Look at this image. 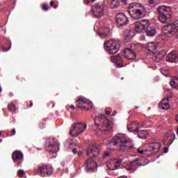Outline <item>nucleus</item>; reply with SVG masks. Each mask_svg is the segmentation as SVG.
I'll list each match as a JSON object with an SVG mask.
<instances>
[{
    "mask_svg": "<svg viewBox=\"0 0 178 178\" xmlns=\"http://www.w3.org/2000/svg\"><path fill=\"white\" fill-rule=\"evenodd\" d=\"M86 154L88 159L83 164V166H86L85 170L87 173H94V172H97L98 168L97 159L99 155V145L97 144L90 145L86 151Z\"/></svg>",
    "mask_w": 178,
    "mask_h": 178,
    "instance_id": "f257e3e1",
    "label": "nucleus"
},
{
    "mask_svg": "<svg viewBox=\"0 0 178 178\" xmlns=\"http://www.w3.org/2000/svg\"><path fill=\"white\" fill-rule=\"evenodd\" d=\"M112 144L119 151H123V152H127L134 148L133 140L124 134H116L112 139Z\"/></svg>",
    "mask_w": 178,
    "mask_h": 178,
    "instance_id": "f03ea898",
    "label": "nucleus"
},
{
    "mask_svg": "<svg viewBox=\"0 0 178 178\" xmlns=\"http://www.w3.org/2000/svg\"><path fill=\"white\" fill-rule=\"evenodd\" d=\"M146 9L144 6L138 3H132L129 4V13L133 20H138L145 16Z\"/></svg>",
    "mask_w": 178,
    "mask_h": 178,
    "instance_id": "7ed1b4c3",
    "label": "nucleus"
},
{
    "mask_svg": "<svg viewBox=\"0 0 178 178\" xmlns=\"http://www.w3.org/2000/svg\"><path fill=\"white\" fill-rule=\"evenodd\" d=\"M95 124L99 131H109L113 127V121L104 115H98L95 118Z\"/></svg>",
    "mask_w": 178,
    "mask_h": 178,
    "instance_id": "20e7f679",
    "label": "nucleus"
},
{
    "mask_svg": "<svg viewBox=\"0 0 178 178\" xmlns=\"http://www.w3.org/2000/svg\"><path fill=\"white\" fill-rule=\"evenodd\" d=\"M104 49L110 55H115V54H118L119 52V42L113 39H111L110 40H107L104 42Z\"/></svg>",
    "mask_w": 178,
    "mask_h": 178,
    "instance_id": "39448f33",
    "label": "nucleus"
},
{
    "mask_svg": "<svg viewBox=\"0 0 178 178\" xmlns=\"http://www.w3.org/2000/svg\"><path fill=\"white\" fill-rule=\"evenodd\" d=\"M54 173V167H52V165H39L38 168L35 170L34 174L35 175H40L41 177H48L49 176H52V174Z\"/></svg>",
    "mask_w": 178,
    "mask_h": 178,
    "instance_id": "423d86ee",
    "label": "nucleus"
},
{
    "mask_svg": "<svg viewBox=\"0 0 178 178\" xmlns=\"http://www.w3.org/2000/svg\"><path fill=\"white\" fill-rule=\"evenodd\" d=\"M86 129H87V124L83 122L74 123L70 127V134L73 137H77L79 134H83Z\"/></svg>",
    "mask_w": 178,
    "mask_h": 178,
    "instance_id": "0eeeda50",
    "label": "nucleus"
},
{
    "mask_svg": "<svg viewBox=\"0 0 178 178\" xmlns=\"http://www.w3.org/2000/svg\"><path fill=\"white\" fill-rule=\"evenodd\" d=\"M76 105L78 108L82 109V111H90L94 104L91 100L83 96H80L76 100Z\"/></svg>",
    "mask_w": 178,
    "mask_h": 178,
    "instance_id": "6e6552de",
    "label": "nucleus"
},
{
    "mask_svg": "<svg viewBox=\"0 0 178 178\" xmlns=\"http://www.w3.org/2000/svg\"><path fill=\"white\" fill-rule=\"evenodd\" d=\"M178 30V22H175L173 24H169L164 26V34L169 38H172L176 31Z\"/></svg>",
    "mask_w": 178,
    "mask_h": 178,
    "instance_id": "1a4fd4ad",
    "label": "nucleus"
},
{
    "mask_svg": "<svg viewBox=\"0 0 178 178\" xmlns=\"http://www.w3.org/2000/svg\"><path fill=\"white\" fill-rule=\"evenodd\" d=\"M45 149L50 152V154H56L59 152V145L54 139H47Z\"/></svg>",
    "mask_w": 178,
    "mask_h": 178,
    "instance_id": "9d476101",
    "label": "nucleus"
},
{
    "mask_svg": "<svg viewBox=\"0 0 178 178\" xmlns=\"http://www.w3.org/2000/svg\"><path fill=\"white\" fill-rule=\"evenodd\" d=\"M146 124L147 123L145 122L140 124L134 121L127 125V130H129V131H131V133H137V131H138L140 129H145V127H147Z\"/></svg>",
    "mask_w": 178,
    "mask_h": 178,
    "instance_id": "9b49d317",
    "label": "nucleus"
},
{
    "mask_svg": "<svg viewBox=\"0 0 178 178\" xmlns=\"http://www.w3.org/2000/svg\"><path fill=\"white\" fill-rule=\"evenodd\" d=\"M115 22L118 27H123L129 23V18L124 15V13H120L116 15L115 16Z\"/></svg>",
    "mask_w": 178,
    "mask_h": 178,
    "instance_id": "f8f14e48",
    "label": "nucleus"
},
{
    "mask_svg": "<svg viewBox=\"0 0 178 178\" xmlns=\"http://www.w3.org/2000/svg\"><path fill=\"white\" fill-rule=\"evenodd\" d=\"M122 162H123V159H115L110 160L107 163V168L108 169H110V170H118V169L120 168Z\"/></svg>",
    "mask_w": 178,
    "mask_h": 178,
    "instance_id": "ddd939ff",
    "label": "nucleus"
},
{
    "mask_svg": "<svg viewBox=\"0 0 178 178\" xmlns=\"http://www.w3.org/2000/svg\"><path fill=\"white\" fill-rule=\"evenodd\" d=\"M143 161H144V159H142L140 162H138V160L130 161L128 164L127 169H129V170H131V172H134V170L137 169V166H145V165H148V161L143 163Z\"/></svg>",
    "mask_w": 178,
    "mask_h": 178,
    "instance_id": "4468645a",
    "label": "nucleus"
},
{
    "mask_svg": "<svg viewBox=\"0 0 178 178\" xmlns=\"http://www.w3.org/2000/svg\"><path fill=\"white\" fill-rule=\"evenodd\" d=\"M175 137L176 135L175 134V132H173V131H169L168 132H167L163 139L164 145H172V144H173V142L175 141Z\"/></svg>",
    "mask_w": 178,
    "mask_h": 178,
    "instance_id": "2eb2a0df",
    "label": "nucleus"
},
{
    "mask_svg": "<svg viewBox=\"0 0 178 178\" xmlns=\"http://www.w3.org/2000/svg\"><path fill=\"white\" fill-rule=\"evenodd\" d=\"M92 12L95 17H101L104 15V6L99 3H96L92 7Z\"/></svg>",
    "mask_w": 178,
    "mask_h": 178,
    "instance_id": "dca6fc26",
    "label": "nucleus"
},
{
    "mask_svg": "<svg viewBox=\"0 0 178 178\" xmlns=\"http://www.w3.org/2000/svg\"><path fill=\"white\" fill-rule=\"evenodd\" d=\"M151 59L153 60V62H156V63H159V62H161L163 58L166 56V52L165 50L160 51L157 54H151Z\"/></svg>",
    "mask_w": 178,
    "mask_h": 178,
    "instance_id": "f3484780",
    "label": "nucleus"
},
{
    "mask_svg": "<svg viewBox=\"0 0 178 178\" xmlns=\"http://www.w3.org/2000/svg\"><path fill=\"white\" fill-rule=\"evenodd\" d=\"M124 58L129 60H134L137 57L136 51L130 48H126L124 51Z\"/></svg>",
    "mask_w": 178,
    "mask_h": 178,
    "instance_id": "a211bd4d",
    "label": "nucleus"
},
{
    "mask_svg": "<svg viewBox=\"0 0 178 178\" xmlns=\"http://www.w3.org/2000/svg\"><path fill=\"white\" fill-rule=\"evenodd\" d=\"M146 49L148 51V55H154V54H156V49H158V44L154 42H151L147 44Z\"/></svg>",
    "mask_w": 178,
    "mask_h": 178,
    "instance_id": "6ab92c4d",
    "label": "nucleus"
},
{
    "mask_svg": "<svg viewBox=\"0 0 178 178\" xmlns=\"http://www.w3.org/2000/svg\"><path fill=\"white\" fill-rule=\"evenodd\" d=\"M157 10L159 15H172V8L170 6H161Z\"/></svg>",
    "mask_w": 178,
    "mask_h": 178,
    "instance_id": "aec40b11",
    "label": "nucleus"
},
{
    "mask_svg": "<svg viewBox=\"0 0 178 178\" xmlns=\"http://www.w3.org/2000/svg\"><path fill=\"white\" fill-rule=\"evenodd\" d=\"M111 62H113V63H115L117 67H123V60H122V58L119 54H118L117 56H112Z\"/></svg>",
    "mask_w": 178,
    "mask_h": 178,
    "instance_id": "412c9836",
    "label": "nucleus"
},
{
    "mask_svg": "<svg viewBox=\"0 0 178 178\" xmlns=\"http://www.w3.org/2000/svg\"><path fill=\"white\" fill-rule=\"evenodd\" d=\"M159 22H161V23H163V24H166V23H170V22H172V15L159 14Z\"/></svg>",
    "mask_w": 178,
    "mask_h": 178,
    "instance_id": "4be33fe9",
    "label": "nucleus"
},
{
    "mask_svg": "<svg viewBox=\"0 0 178 178\" xmlns=\"http://www.w3.org/2000/svg\"><path fill=\"white\" fill-rule=\"evenodd\" d=\"M12 158L14 162H16V161H23V153L19 150H16L13 152Z\"/></svg>",
    "mask_w": 178,
    "mask_h": 178,
    "instance_id": "5701e85b",
    "label": "nucleus"
},
{
    "mask_svg": "<svg viewBox=\"0 0 178 178\" xmlns=\"http://www.w3.org/2000/svg\"><path fill=\"white\" fill-rule=\"evenodd\" d=\"M161 144L159 142L152 143L149 145V147L152 149V151L156 154L159 152V149H161Z\"/></svg>",
    "mask_w": 178,
    "mask_h": 178,
    "instance_id": "b1692460",
    "label": "nucleus"
},
{
    "mask_svg": "<svg viewBox=\"0 0 178 178\" xmlns=\"http://www.w3.org/2000/svg\"><path fill=\"white\" fill-rule=\"evenodd\" d=\"M133 35H134V32H133V31L130 29H126L124 31V37L127 42L131 41V39L133 38Z\"/></svg>",
    "mask_w": 178,
    "mask_h": 178,
    "instance_id": "393cba45",
    "label": "nucleus"
},
{
    "mask_svg": "<svg viewBox=\"0 0 178 178\" xmlns=\"http://www.w3.org/2000/svg\"><path fill=\"white\" fill-rule=\"evenodd\" d=\"M159 107L163 111H168L170 108L169 99H163L159 104Z\"/></svg>",
    "mask_w": 178,
    "mask_h": 178,
    "instance_id": "a878e982",
    "label": "nucleus"
},
{
    "mask_svg": "<svg viewBox=\"0 0 178 178\" xmlns=\"http://www.w3.org/2000/svg\"><path fill=\"white\" fill-rule=\"evenodd\" d=\"M99 35L102 38H109L111 37V28L109 27H104L102 33H99Z\"/></svg>",
    "mask_w": 178,
    "mask_h": 178,
    "instance_id": "bb28decb",
    "label": "nucleus"
},
{
    "mask_svg": "<svg viewBox=\"0 0 178 178\" xmlns=\"http://www.w3.org/2000/svg\"><path fill=\"white\" fill-rule=\"evenodd\" d=\"M175 54H176L175 51H172L170 53H169L166 56V61L172 62V63H174V62H176V60H177V56H176Z\"/></svg>",
    "mask_w": 178,
    "mask_h": 178,
    "instance_id": "cd10ccee",
    "label": "nucleus"
},
{
    "mask_svg": "<svg viewBox=\"0 0 178 178\" xmlns=\"http://www.w3.org/2000/svg\"><path fill=\"white\" fill-rule=\"evenodd\" d=\"M134 25H135V31L136 33H138L140 34V33H144V31H145L144 26H143L140 21L136 22L134 23Z\"/></svg>",
    "mask_w": 178,
    "mask_h": 178,
    "instance_id": "c85d7f7f",
    "label": "nucleus"
},
{
    "mask_svg": "<svg viewBox=\"0 0 178 178\" xmlns=\"http://www.w3.org/2000/svg\"><path fill=\"white\" fill-rule=\"evenodd\" d=\"M146 34L148 37H154L156 34V29L155 27L147 28L146 30Z\"/></svg>",
    "mask_w": 178,
    "mask_h": 178,
    "instance_id": "c756f323",
    "label": "nucleus"
},
{
    "mask_svg": "<svg viewBox=\"0 0 178 178\" xmlns=\"http://www.w3.org/2000/svg\"><path fill=\"white\" fill-rule=\"evenodd\" d=\"M139 22H140L141 25L145 28V30L148 29L151 25V22L149 19H142L140 20Z\"/></svg>",
    "mask_w": 178,
    "mask_h": 178,
    "instance_id": "7c9ffc66",
    "label": "nucleus"
},
{
    "mask_svg": "<svg viewBox=\"0 0 178 178\" xmlns=\"http://www.w3.org/2000/svg\"><path fill=\"white\" fill-rule=\"evenodd\" d=\"M136 133H138V137L139 138L144 139V138H145V137L147 136V131L141 130V129H138Z\"/></svg>",
    "mask_w": 178,
    "mask_h": 178,
    "instance_id": "2f4dec72",
    "label": "nucleus"
},
{
    "mask_svg": "<svg viewBox=\"0 0 178 178\" xmlns=\"http://www.w3.org/2000/svg\"><path fill=\"white\" fill-rule=\"evenodd\" d=\"M170 85L172 88H176L178 90V77L175 78L173 81L170 82Z\"/></svg>",
    "mask_w": 178,
    "mask_h": 178,
    "instance_id": "473e14b6",
    "label": "nucleus"
},
{
    "mask_svg": "<svg viewBox=\"0 0 178 178\" xmlns=\"http://www.w3.org/2000/svg\"><path fill=\"white\" fill-rule=\"evenodd\" d=\"M153 154H155L153 150L149 148V147H147V149H145L144 151V156L147 158V156H149L150 155H153Z\"/></svg>",
    "mask_w": 178,
    "mask_h": 178,
    "instance_id": "72a5a7b5",
    "label": "nucleus"
},
{
    "mask_svg": "<svg viewBox=\"0 0 178 178\" xmlns=\"http://www.w3.org/2000/svg\"><path fill=\"white\" fill-rule=\"evenodd\" d=\"M8 108L10 112H16V106L12 103L8 104Z\"/></svg>",
    "mask_w": 178,
    "mask_h": 178,
    "instance_id": "f704fd0d",
    "label": "nucleus"
},
{
    "mask_svg": "<svg viewBox=\"0 0 178 178\" xmlns=\"http://www.w3.org/2000/svg\"><path fill=\"white\" fill-rule=\"evenodd\" d=\"M111 5L114 8H118V6H119V5H120V1H118V0H112Z\"/></svg>",
    "mask_w": 178,
    "mask_h": 178,
    "instance_id": "c9c22d12",
    "label": "nucleus"
},
{
    "mask_svg": "<svg viewBox=\"0 0 178 178\" xmlns=\"http://www.w3.org/2000/svg\"><path fill=\"white\" fill-rule=\"evenodd\" d=\"M146 157H141L140 159H136V160L138 161V162H140L141 161V159H143L142 161V163H145V162H147V163H149V161H148L147 159H145Z\"/></svg>",
    "mask_w": 178,
    "mask_h": 178,
    "instance_id": "e433bc0d",
    "label": "nucleus"
},
{
    "mask_svg": "<svg viewBox=\"0 0 178 178\" xmlns=\"http://www.w3.org/2000/svg\"><path fill=\"white\" fill-rule=\"evenodd\" d=\"M25 173H26V172H25L24 170H18V172H17V175H18L19 177H23Z\"/></svg>",
    "mask_w": 178,
    "mask_h": 178,
    "instance_id": "4c0bfd02",
    "label": "nucleus"
},
{
    "mask_svg": "<svg viewBox=\"0 0 178 178\" xmlns=\"http://www.w3.org/2000/svg\"><path fill=\"white\" fill-rule=\"evenodd\" d=\"M42 10H44L47 12V10H49V8H48V5L44 4L42 8Z\"/></svg>",
    "mask_w": 178,
    "mask_h": 178,
    "instance_id": "58836bf2",
    "label": "nucleus"
},
{
    "mask_svg": "<svg viewBox=\"0 0 178 178\" xmlns=\"http://www.w3.org/2000/svg\"><path fill=\"white\" fill-rule=\"evenodd\" d=\"M110 156H111V152H105L103 154V158H106V157Z\"/></svg>",
    "mask_w": 178,
    "mask_h": 178,
    "instance_id": "ea45409f",
    "label": "nucleus"
},
{
    "mask_svg": "<svg viewBox=\"0 0 178 178\" xmlns=\"http://www.w3.org/2000/svg\"><path fill=\"white\" fill-rule=\"evenodd\" d=\"M149 3H150V5H156L158 2L155 0H149Z\"/></svg>",
    "mask_w": 178,
    "mask_h": 178,
    "instance_id": "a19ab883",
    "label": "nucleus"
},
{
    "mask_svg": "<svg viewBox=\"0 0 178 178\" xmlns=\"http://www.w3.org/2000/svg\"><path fill=\"white\" fill-rule=\"evenodd\" d=\"M138 154H141L144 155V150H143L140 148L138 149Z\"/></svg>",
    "mask_w": 178,
    "mask_h": 178,
    "instance_id": "79ce46f5",
    "label": "nucleus"
},
{
    "mask_svg": "<svg viewBox=\"0 0 178 178\" xmlns=\"http://www.w3.org/2000/svg\"><path fill=\"white\" fill-rule=\"evenodd\" d=\"M72 152H73V154H77V149L74 148V149H72Z\"/></svg>",
    "mask_w": 178,
    "mask_h": 178,
    "instance_id": "37998d69",
    "label": "nucleus"
},
{
    "mask_svg": "<svg viewBox=\"0 0 178 178\" xmlns=\"http://www.w3.org/2000/svg\"><path fill=\"white\" fill-rule=\"evenodd\" d=\"M40 127H41L42 129H44V127H45V124L44 123L40 124Z\"/></svg>",
    "mask_w": 178,
    "mask_h": 178,
    "instance_id": "c03bdc74",
    "label": "nucleus"
},
{
    "mask_svg": "<svg viewBox=\"0 0 178 178\" xmlns=\"http://www.w3.org/2000/svg\"><path fill=\"white\" fill-rule=\"evenodd\" d=\"M168 151H169V148L165 147L164 148V153L166 154L168 152Z\"/></svg>",
    "mask_w": 178,
    "mask_h": 178,
    "instance_id": "a18cd8bd",
    "label": "nucleus"
},
{
    "mask_svg": "<svg viewBox=\"0 0 178 178\" xmlns=\"http://www.w3.org/2000/svg\"><path fill=\"white\" fill-rule=\"evenodd\" d=\"M12 133H13V136H15V134H16V129H13Z\"/></svg>",
    "mask_w": 178,
    "mask_h": 178,
    "instance_id": "49530a36",
    "label": "nucleus"
},
{
    "mask_svg": "<svg viewBox=\"0 0 178 178\" xmlns=\"http://www.w3.org/2000/svg\"><path fill=\"white\" fill-rule=\"evenodd\" d=\"M70 108H71V109H74V105L71 104V105L70 106Z\"/></svg>",
    "mask_w": 178,
    "mask_h": 178,
    "instance_id": "de8ad7c7",
    "label": "nucleus"
},
{
    "mask_svg": "<svg viewBox=\"0 0 178 178\" xmlns=\"http://www.w3.org/2000/svg\"><path fill=\"white\" fill-rule=\"evenodd\" d=\"M140 39L141 40H145V35H141Z\"/></svg>",
    "mask_w": 178,
    "mask_h": 178,
    "instance_id": "09e8293b",
    "label": "nucleus"
},
{
    "mask_svg": "<svg viewBox=\"0 0 178 178\" xmlns=\"http://www.w3.org/2000/svg\"><path fill=\"white\" fill-rule=\"evenodd\" d=\"M50 6H54V1H50Z\"/></svg>",
    "mask_w": 178,
    "mask_h": 178,
    "instance_id": "8fccbe9b",
    "label": "nucleus"
},
{
    "mask_svg": "<svg viewBox=\"0 0 178 178\" xmlns=\"http://www.w3.org/2000/svg\"><path fill=\"white\" fill-rule=\"evenodd\" d=\"M106 115H111V111H106Z\"/></svg>",
    "mask_w": 178,
    "mask_h": 178,
    "instance_id": "3c124183",
    "label": "nucleus"
},
{
    "mask_svg": "<svg viewBox=\"0 0 178 178\" xmlns=\"http://www.w3.org/2000/svg\"><path fill=\"white\" fill-rule=\"evenodd\" d=\"M85 3H90V0H86Z\"/></svg>",
    "mask_w": 178,
    "mask_h": 178,
    "instance_id": "603ef678",
    "label": "nucleus"
},
{
    "mask_svg": "<svg viewBox=\"0 0 178 178\" xmlns=\"http://www.w3.org/2000/svg\"><path fill=\"white\" fill-rule=\"evenodd\" d=\"M19 166H22V164L20 163L17 164V168H19Z\"/></svg>",
    "mask_w": 178,
    "mask_h": 178,
    "instance_id": "864d4df0",
    "label": "nucleus"
},
{
    "mask_svg": "<svg viewBox=\"0 0 178 178\" xmlns=\"http://www.w3.org/2000/svg\"><path fill=\"white\" fill-rule=\"evenodd\" d=\"M175 119H176V121H177V122H178V114L177 115V116H176V118H175Z\"/></svg>",
    "mask_w": 178,
    "mask_h": 178,
    "instance_id": "5fc2aeb1",
    "label": "nucleus"
},
{
    "mask_svg": "<svg viewBox=\"0 0 178 178\" xmlns=\"http://www.w3.org/2000/svg\"><path fill=\"white\" fill-rule=\"evenodd\" d=\"M177 136H178V125L177 127Z\"/></svg>",
    "mask_w": 178,
    "mask_h": 178,
    "instance_id": "6e6d98bb",
    "label": "nucleus"
},
{
    "mask_svg": "<svg viewBox=\"0 0 178 178\" xmlns=\"http://www.w3.org/2000/svg\"><path fill=\"white\" fill-rule=\"evenodd\" d=\"M29 106H30V108H31V106H33V103H31Z\"/></svg>",
    "mask_w": 178,
    "mask_h": 178,
    "instance_id": "4d7b16f0",
    "label": "nucleus"
},
{
    "mask_svg": "<svg viewBox=\"0 0 178 178\" xmlns=\"http://www.w3.org/2000/svg\"><path fill=\"white\" fill-rule=\"evenodd\" d=\"M54 8V9H56V8H58V6L55 5Z\"/></svg>",
    "mask_w": 178,
    "mask_h": 178,
    "instance_id": "13d9d810",
    "label": "nucleus"
},
{
    "mask_svg": "<svg viewBox=\"0 0 178 178\" xmlns=\"http://www.w3.org/2000/svg\"><path fill=\"white\" fill-rule=\"evenodd\" d=\"M97 0H90L91 2H95Z\"/></svg>",
    "mask_w": 178,
    "mask_h": 178,
    "instance_id": "bf43d9fd",
    "label": "nucleus"
},
{
    "mask_svg": "<svg viewBox=\"0 0 178 178\" xmlns=\"http://www.w3.org/2000/svg\"><path fill=\"white\" fill-rule=\"evenodd\" d=\"M0 92H2V88L0 87Z\"/></svg>",
    "mask_w": 178,
    "mask_h": 178,
    "instance_id": "052dcab7",
    "label": "nucleus"
},
{
    "mask_svg": "<svg viewBox=\"0 0 178 178\" xmlns=\"http://www.w3.org/2000/svg\"><path fill=\"white\" fill-rule=\"evenodd\" d=\"M2 136V132L0 131V136Z\"/></svg>",
    "mask_w": 178,
    "mask_h": 178,
    "instance_id": "680f3d73",
    "label": "nucleus"
},
{
    "mask_svg": "<svg viewBox=\"0 0 178 178\" xmlns=\"http://www.w3.org/2000/svg\"><path fill=\"white\" fill-rule=\"evenodd\" d=\"M12 47V44H10V47H9V49H10V47Z\"/></svg>",
    "mask_w": 178,
    "mask_h": 178,
    "instance_id": "e2e57ef3",
    "label": "nucleus"
},
{
    "mask_svg": "<svg viewBox=\"0 0 178 178\" xmlns=\"http://www.w3.org/2000/svg\"><path fill=\"white\" fill-rule=\"evenodd\" d=\"M0 143H2V139H0Z\"/></svg>",
    "mask_w": 178,
    "mask_h": 178,
    "instance_id": "0e129e2a",
    "label": "nucleus"
},
{
    "mask_svg": "<svg viewBox=\"0 0 178 178\" xmlns=\"http://www.w3.org/2000/svg\"><path fill=\"white\" fill-rule=\"evenodd\" d=\"M155 1L158 2V1H159V0H155Z\"/></svg>",
    "mask_w": 178,
    "mask_h": 178,
    "instance_id": "69168bd1",
    "label": "nucleus"
},
{
    "mask_svg": "<svg viewBox=\"0 0 178 178\" xmlns=\"http://www.w3.org/2000/svg\"><path fill=\"white\" fill-rule=\"evenodd\" d=\"M70 145H72V143H70Z\"/></svg>",
    "mask_w": 178,
    "mask_h": 178,
    "instance_id": "338daca9",
    "label": "nucleus"
},
{
    "mask_svg": "<svg viewBox=\"0 0 178 178\" xmlns=\"http://www.w3.org/2000/svg\"><path fill=\"white\" fill-rule=\"evenodd\" d=\"M115 114H113V116H115Z\"/></svg>",
    "mask_w": 178,
    "mask_h": 178,
    "instance_id": "774afa93",
    "label": "nucleus"
}]
</instances>
